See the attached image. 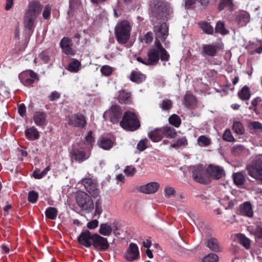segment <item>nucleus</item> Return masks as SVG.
I'll use <instances>...</instances> for the list:
<instances>
[{
	"mask_svg": "<svg viewBox=\"0 0 262 262\" xmlns=\"http://www.w3.org/2000/svg\"><path fill=\"white\" fill-rule=\"evenodd\" d=\"M43 8L40 2L32 0L29 2L24 16V27L27 34L31 36L35 28V21Z\"/></svg>",
	"mask_w": 262,
	"mask_h": 262,
	"instance_id": "obj_1",
	"label": "nucleus"
},
{
	"mask_svg": "<svg viewBox=\"0 0 262 262\" xmlns=\"http://www.w3.org/2000/svg\"><path fill=\"white\" fill-rule=\"evenodd\" d=\"M147 57L148 64L155 66L158 63L160 59L162 61H168L170 55L163 47L160 40L156 39L154 47L148 51Z\"/></svg>",
	"mask_w": 262,
	"mask_h": 262,
	"instance_id": "obj_2",
	"label": "nucleus"
},
{
	"mask_svg": "<svg viewBox=\"0 0 262 262\" xmlns=\"http://www.w3.org/2000/svg\"><path fill=\"white\" fill-rule=\"evenodd\" d=\"M151 12L157 19L167 18L172 12V9L165 0H152Z\"/></svg>",
	"mask_w": 262,
	"mask_h": 262,
	"instance_id": "obj_3",
	"label": "nucleus"
},
{
	"mask_svg": "<svg viewBox=\"0 0 262 262\" xmlns=\"http://www.w3.org/2000/svg\"><path fill=\"white\" fill-rule=\"evenodd\" d=\"M131 30L132 26L128 21L123 20L118 23L115 28V34L119 44L124 45L127 42Z\"/></svg>",
	"mask_w": 262,
	"mask_h": 262,
	"instance_id": "obj_4",
	"label": "nucleus"
},
{
	"mask_svg": "<svg viewBox=\"0 0 262 262\" xmlns=\"http://www.w3.org/2000/svg\"><path fill=\"white\" fill-rule=\"evenodd\" d=\"M120 125L127 131H135L140 127V121L135 113L125 112L120 121Z\"/></svg>",
	"mask_w": 262,
	"mask_h": 262,
	"instance_id": "obj_5",
	"label": "nucleus"
},
{
	"mask_svg": "<svg viewBox=\"0 0 262 262\" xmlns=\"http://www.w3.org/2000/svg\"><path fill=\"white\" fill-rule=\"evenodd\" d=\"M248 174L259 183H262V156L255 157L247 165Z\"/></svg>",
	"mask_w": 262,
	"mask_h": 262,
	"instance_id": "obj_6",
	"label": "nucleus"
},
{
	"mask_svg": "<svg viewBox=\"0 0 262 262\" xmlns=\"http://www.w3.org/2000/svg\"><path fill=\"white\" fill-rule=\"evenodd\" d=\"M189 171L192 173L193 180L199 183L207 184L210 182L207 171V168H204L203 165L191 166Z\"/></svg>",
	"mask_w": 262,
	"mask_h": 262,
	"instance_id": "obj_7",
	"label": "nucleus"
},
{
	"mask_svg": "<svg viewBox=\"0 0 262 262\" xmlns=\"http://www.w3.org/2000/svg\"><path fill=\"white\" fill-rule=\"evenodd\" d=\"M78 206L82 210L90 212L94 209V203L91 197L86 192L80 191L76 196Z\"/></svg>",
	"mask_w": 262,
	"mask_h": 262,
	"instance_id": "obj_8",
	"label": "nucleus"
},
{
	"mask_svg": "<svg viewBox=\"0 0 262 262\" xmlns=\"http://www.w3.org/2000/svg\"><path fill=\"white\" fill-rule=\"evenodd\" d=\"M82 183L92 197L97 198L99 195L100 190L96 180L92 178H85L82 179Z\"/></svg>",
	"mask_w": 262,
	"mask_h": 262,
	"instance_id": "obj_9",
	"label": "nucleus"
},
{
	"mask_svg": "<svg viewBox=\"0 0 262 262\" xmlns=\"http://www.w3.org/2000/svg\"><path fill=\"white\" fill-rule=\"evenodd\" d=\"M93 239L92 246L97 251H105L108 249L110 244L106 238L94 233V237Z\"/></svg>",
	"mask_w": 262,
	"mask_h": 262,
	"instance_id": "obj_10",
	"label": "nucleus"
},
{
	"mask_svg": "<svg viewBox=\"0 0 262 262\" xmlns=\"http://www.w3.org/2000/svg\"><path fill=\"white\" fill-rule=\"evenodd\" d=\"M20 82L26 86H32L35 80L38 79L37 74L32 70H27L19 74Z\"/></svg>",
	"mask_w": 262,
	"mask_h": 262,
	"instance_id": "obj_11",
	"label": "nucleus"
},
{
	"mask_svg": "<svg viewBox=\"0 0 262 262\" xmlns=\"http://www.w3.org/2000/svg\"><path fill=\"white\" fill-rule=\"evenodd\" d=\"M69 125L79 128H83L86 123L85 117L81 114L77 113L67 117Z\"/></svg>",
	"mask_w": 262,
	"mask_h": 262,
	"instance_id": "obj_12",
	"label": "nucleus"
},
{
	"mask_svg": "<svg viewBox=\"0 0 262 262\" xmlns=\"http://www.w3.org/2000/svg\"><path fill=\"white\" fill-rule=\"evenodd\" d=\"M154 31L156 36V39H160L164 42L168 35V26L165 22L159 23L154 27Z\"/></svg>",
	"mask_w": 262,
	"mask_h": 262,
	"instance_id": "obj_13",
	"label": "nucleus"
},
{
	"mask_svg": "<svg viewBox=\"0 0 262 262\" xmlns=\"http://www.w3.org/2000/svg\"><path fill=\"white\" fill-rule=\"evenodd\" d=\"M207 171L210 179L212 178L220 180L225 175L224 169L222 167L212 164L208 166Z\"/></svg>",
	"mask_w": 262,
	"mask_h": 262,
	"instance_id": "obj_14",
	"label": "nucleus"
},
{
	"mask_svg": "<svg viewBox=\"0 0 262 262\" xmlns=\"http://www.w3.org/2000/svg\"><path fill=\"white\" fill-rule=\"evenodd\" d=\"M125 258L129 261H133L140 257L139 248L136 244L132 243L124 253Z\"/></svg>",
	"mask_w": 262,
	"mask_h": 262,
	"instance_id": "obj_15",
	"label": "nucleus"
},
{
	"mask_svg": "<svg viewBox=\"0 0 262 262\" xmlns=\"http://www.w3.org/2000/svg\"><path fill=\"white\" fill-rule=\"evenodd\" d=\"M94 237V234H92L88 230L82 231L77 238L78 243L86 247L90 248L92 246L93 238Z\"/></svg>",
	"mask_w": 262,
	"mask_h": 262,
	"instance_id": "obj_16",
	"label": "nucleus"
},
{
	"mask_svg": "<svg viewBox=\"0 0 262 262\" xmlns=\"http://www.w3.org/2000/svg\"><path fill=\"white\" fill-rule=\"evenodd\" d=\"M110 121L113 124L118 123L122 117V111L121 107L117 104L113 105L110 110Z\"/></svg>",
	"mask_w": 262,
	"mask_h": 262,
	"instance_id": "obj_17",
	"label": "nucleus"
},
{
	"mask_svg": "<svg viewBox=\"0 0 262 262\" xmlns=\"http://www.w3.org/2000/svg\"><path fill=\"white\" fill-rule=\"evenodd\" d=\"M72 40L67 37H64L60 42V47L62 52L67 55H75V51L72 48Z\"/></svg>",
	"mask_w": 262,
	"mask_h": 262,
	"instance_id": "obj_18",
	"label": "nucleus"
},
{
	"mask_svg": "<svg viewBox=\"0 0 262 262\" xmlns=\"http://www.w3.org/2000/svg\"><path fill=\"white\" fill-rule=\"evenodd\" d=\"M250 15L246 11L238 12L235 15V20L239 27L245 26L250 21Z\"/></svg>",
	"mask_w": 262,
	"mask_h": 262,
	"instance_id": "obj_19",
	"label": "nucleus"
},
{
	"mask_svg": "<svg viewBox=\"0 0 262 262\" xmlns=\"http://www.w3.org/2000/svg\"><path fill=\"white\" fill-rule=\"evenodd\" d=\"M219 49V46L216 44L202 45V54L210 57L215 56Z\"/></svg>",
	"mask_w": 262,
	"mask_h": 262,
	"instance_id": "obj_20",
	"label": "nucleus"
},
{
	"mask_svg": "<svg viewBox=\"0 0 262 262\" xmlns=\"http://www.w3.org/2000/svg\"><path fill=\"white\" fill-rule=\"evenodd\" d=\"M70 156L72 159L75 160L79 163H81L88 158L86 152L81 150L77 148H73L70 152Z\"/></svg>",
	"mask_w": 262,
	"mask_h": 262,
	"instance_id": "obj_21",
	"label": "nucleus"
},
{
	"mask_svg": "<svg viewBox=\"0 0 262 262\" xmlns=\"http://www.w3.org/2000/svg\"><path fill=\"white\" fill-rule=\"evenodd\" d=\"M160 185L157 182H150L140 187L139 191L144 193L150 194L156 192L159 189Z\"/></svg>",
	"mask_w": 262,
	"mask_h": 262,
	"instance_id": "obj_22",
	"label": "nucleus"
},
{
	"mask_svg": "<svg viewBox=\"0 0 262 262\" xmlns=\"http://www.w3.org/2000/svg\"><path fill=\"white\" fill-rule=\"evenodd\" d=\"M225 9L230 12L234 10L233 0H220L217 6L218 11L221 12Z\"/></svg>",
	"mask_w": 262,
	"mask_h": 262,
	"instance_id": "obj_23",
	"label": "nucleus"
},
{
	"mask_svg": "<svg viewBox=\"0 0 262 262\" xmlns=\"http://www.w3.org/2000/svg\"><path fill=\"white\" fill-rule=\"evenodd\" d=\"M47 114L43 112H36L33 116V120L38 126H44L47 125Z\"/></svg>",
	"mask_w": 262,
	"mask_h": 262,
	"instance_id": "obj_24",
	"label": "nucleus"
},
{
	"mask_svg": "<svg viewBox=\"0 0 262 262\" xmlns=\"http://www.w3.org/2000/svg\"><path fill=\"white\" fill-rule=\"evenodd\" d=\"M205 245L210 250L213 252H219L222 250L218 240L214 237L208 238Z\"/></svg>",
	"mask_w": 262,
	"mask_h": 262,
	"instance_id": "obj_25",
	"label": "nucleus"
},
{
	"mask_svg": "<svg viewBox=\"0 0 262 262\" xmlns=\"http://www.w3.org/2000/svg\"><path fill=\"white\" fill-rule=\"evenodd\" d=\"M132 94L126 90H123L119 92L118 100L120 103L125 104H130L132 103Z\"/></svg>",
	"mask_w": 262,
	"mask_h": 262,
	"instance_id": "obj_26",
	"label": "nucleus"
},
{
	"mask_svg": "<svg viewBox=\"0 0 262 262\" xmlns=\"http://www.w3.org/2000/svg\"><path fill=\"white\" fill-rule=\"evenodd\" d=\"M240 213L243 215L252 217L253 215V211L252 205L249 202H245L239 206Z\"/></svg>",
	"mask_w": 262,
	"mask_h": 262,
	"instance_id": "obj_27",
	"label": "nucleus"
},
{
	"mask_svg": "<svg viewBox=\"0 0 262 262\" xmlns=\"http://www.w3.org/2000/svg\"><path fill=\"white\" fill-rule=\"evenodd\" d=\"M162 128H156L148 133L149 138L154 142H157L163 138Z\"/></svg>",
	"mask_w": 262,
	"mask_h": 262,
	"instance_id": "obj_28",
	"label": "nucleus"
},
{
	"mask_svg": "<svg viewBox=\"0 0 262 262\" xmlns=\"http://www.w3.org/2000/svg\"><path fill=\"white\" fill-rule=\"evenodd\" d=\"M25 136L29 140H35L40 137L39 132L34 126L26 129Z\"/></svg>",
	"mask_w": 262,
	"mask_h": 262,
	"instance_id": "obj_29",
	"label": "nucleus"
},
{
	"mask_svg": "<svg viewBox=\"0 0 262 262\" xmlns=\"http://www.w3.org/2000/svg\"><path fill=\"white\" fill-rule=\"evenodd\" d=\"M146 76L140 72L133 71L130 76V80L135 83H140L145 80Z\"/></svg>",
	"mask_w": 262,
	"mask_h": 262,
	"instance_id": "obj_30",
	"label": "nucleus"
},
{
	"mask_svg": "<svg viewBox=\"0 0 262 262\" xmlns=\"http://www.w3.org/2000/svg\"><path fill=\"white\" fill-rule=\"evenodd\" d=\"M251 93L249 88L245 85L238 92V96L242 100H248L251 97Z\"/></svg>",
	"mask_w": 262,
	"mask_h": 262,
	"instance_id": "obj_31",
	"label": "nucleus"
},
{
	"mask_svg": "<svg viewBox=\"0 0 262 262\" xmlns=\"http://www.w3.org/2000/svg\"><path fill=\"white\" fill-rule=\"evenodd\" d=\"M184 105L187 107H190L196 103L195 97L190 92H187L184 96Z\"/></svg>",
	"mask_w": 262,
	"mask_h": 262,
	"instance_id": "obj_32",
	"label": "nucleus"
},
{
	"mask_svg": "<svg viewBox=\"0 0 262 262\" xmlns=\"http://www.w3.org/2000/svg\"><path fill=\"white\" fill-rule=\"evenodd\" d=\"M232 177L234 183L237 186H242L245 183V176L241 172L234 173L232 175Z\"/></svg>",
	"mask_w": 262,
	"mask_h": 262,
	"instance_id": "obj_33",
	"label": "nucleus"
},
{
	"mask_svg": "<svg viewBox=\"0 0 262 262\" xmlns=\"http://www.w3.org/2000/svg\"><path fill=\"white\" fill-rule=\"evenodd\" d=\"M99 146L104 149H109L113 147V143L108 138H101L98 142Z\"/></svg>",
	"mask_w": 262,
	"mask_h": 262,
	"instance_id": "obj_34",
	"label": "nucleus"
},
{
	"mask_svg": "<svg viewBox=\"0 0 262 262\" xmlns=\"http://www.w3.org/2000/svg\"><path fill=\"white\" fill-rule=\"evenodd\" d=\"M200 28L207 34L212 35L213 33V28L210 24L205 21H202L198 23Z\"/></svg>",
	"mask_w": 262,
	"mask_h": 262,
	"instance_id": "obj_35",
	"label": "nucleus"
},
{
	"mask_svg": "<svg viewBox=\"0 0 262 262\" xmlns=\"http://www.w3.org/2000/svg\"><path fill=\"white\" fill-rule=\"evenodd\" d=\"M162 128L163 136L164 135L166 138L172 139L176 137L177 133L174 128L170 126H166Z\"/></svg>",
	"mask_w": 262,
	"mask_h": 262,
	"instance_id": "obj_36",
	"label": "nucleus"
},
{
	"mask_svg": "<svg viewBox=\"0 0 262 262\" xmlns=\"http://www.w3.org/2000/svg\"><path fill=\"white\" fill-rule=\"evenodd\" d=\"M215 31L216 33H220L223 35H227L229 33V31L225 28V23L221 20L216 23Z\"/></svg>",
	"mask_w": 262,
	"mask_h": 262,
	"instance_id": "obj_37",
	"label": "nucleus"
},
{
	"mask_svg": "<svg viewBox=\"0 0 262 262\" xmlns=\"http://www.w3.org/2000/svg\"><path fill=\"white\" fill-rule=\"evenodd\" d=\"M58 211L55 207H49L45 211L46 217L50 220H54L57 216Z\"/></svg>",
	"mask_w": 262,
	"mask_h": 262,
	"instance_id": "obj_38",
	"label": "nucleus"
},
{
	"mask_svg": "<svg viewBox=\"0 0 262 262\" xmlns=\"http://www.w3.org/2000/svg\"><path fill=\"white\" fill-rule=\"evenodd\" d=\"M251 233L255 236L256 239H262V225L261 224H256L255 228L251 230Z\"/></svg>",
	"mask_w": 262,
	"mask_h": 262,
	"instance_id": "obj_39",
	"label": "nucleus"
},
{
	"mask_svg": "<svg viewBox=\"0 0 262 262\" xmlns=\"http://www.w3.org/2000/svg\"><path fill=\"white\" fill-rule=\"evenodd\" d=\"M80 66L81 63L77 59H73V60L69 63L68 70L71 72L77 73L79 71Z\"/></svg>",
	"mask_w": 262,
	"mask_h": 262,
	"instance_id": "obj_40",
	"label": "nucleus"
},
{
	"mask_svg": "<svg viewBox=\"0 0 262 262\" xmlns=\"http://www.w3.org/2000/svg\"><path fill=\"white\" fill-rule=\"evenodd\" d=\"M112 232V227L108 224H101L100 226L99 233L104 236H109Z\"/></svg>",
	"mask_w": 262,
	"mask_h": 262,
	"instance_id": "obj_41",
	"label": "nucleus"
},
{
	"mask_svg": "<svg viewBox=\"0 0 262 262\" xmlns=\"http://www.w3.org/2000/svg\"><path fill=\"white\" fill-rule=\"evenodd\" d=\"M233 130L237 135L244 134L245 129L243 124L239 121L234 122L232 126Z\"/></svg>",
	"mask_w": 262,
	"mask_h": 262,
	"instance_id": "obj_42",
	"label": "nucleus"
},
{
	"mask_svg": "<svg viewBox=\"0 0 262 262\" xmlns=\"http://www.w3.org/2000/svg\"><path fill=\"white\" fill-rule=\"evenodd\" d=\"M188 145V141L185 137H183L180 139L177 140L171 144L170 147L178 149L182 146H186Z\"/></svg>",
	"mask_w": 262,
	"mask_h": 262,
	"instance_id": "obj_43",
	"label": "nucleus"
},
{
	"mask_svg": "<svg viewBox=\"0 0 262 262\" xmlns=\"http://www.w3.org/2000/svg\"><path fill=\"white\" fill-rule=\"evenodd\" d=\"M169 122L170 124L176 127H179L181 124V119L179 116L176 114H173L170 116L168 119Z\"/></svg>",
	"mask_w": 262,
	"mask_h": 262,
	"instance_id": "obj_44",
	"label": "nucleus"
},
{
	"mask_svg": "<svg viewBox=\"0 0 262 262\" xmlns=\"http://www.w3.org/2000/svg\"><path fill=\"white\" fill-rule=\"evenodd\" d=\"M197 141L199 145L201 146H207L211 143L210 138L205 135H202L199 137L197 139Z\"/></svg>",
	"mask_w": 262,
	"mask_h": 262,
	"instance_id": "obj_45",
	"label": "nucleus"
},
{
	"mask_svg": "<svg viewBox=\"0 0 262 262\" xmlns=\"http://www.w3.org/2000/svg\"><path fill=\"white\" fill-rule=\"evenodd\" d=\"M140 42L146 44L150 43L153 40V35L151 32H148L143 37L140 38Z\"/></svg>",
	"mask_w": 262,
	"mask_h": 262,
	"instance_id": "obj_46",
	"label": "nucleus"
},
{
	"mask_svg": "<svg viewBox=\"0 0 262 262\" xmlns=\"http://www.w3.org/2000/svg\"><path fill=\"white\" fill-rule=\"evenodd\" d=\"M219 260L218 256L214 253H209L205 256L202 259L203 262H217Z\"/></svg>",
	"mask_w": 262,
	"mask_h": 262,
	"instance_id": "obj_47",
	"label": "nucleus"
},
{
	"mask_svg": "<svg viewBox=\"0 0 262 262\" xmlns=\"http://www.w3.org/2000/svg\"><path fill=\"white\" fill-rule=\"evenodd\" d=\"M239 243L246 249H248L250 247V241L243 235L241 234L239 238Z\"/></svg>",
	"mask_w": 262,
	"mask_h": 262,
	"instance_id": "obj_48",
	"label": "nucleus"
},
{
	"mask_svg": "<svg viewBox=\"0 0 262 262\" xmlns=\"http://www.w3.org/2000/svg\"><path fill=\"white\" fill-rule=\"evenodd\" d=\"M38 198V194L34 190L30 191L28 193V200L29 202L35 203L36 202Z\"/></svg>",
	"mask_w": 262,
	"mask_h": 262,
	"instance_id": "obj_49",
	"label": "nucleus"
},
{
	"mask_svg": "<svg viewBox=\"0 0 262 262\" xmlns=\"http://www.w3.org/2000/svg\"><path fill=\"white\" fill-rule=\"evenodd\" d=\"M94 142L95 139L93 137V132L92 130H90L88 132L87 136L85 137V143L92 146Z\"/></svg>",
	"mask_w": 262,
	"mask_h": 262,
	"instance_id": "obj_50",
	"label": "nucleus"
},
{
	"mask_svg": "<svg viewBox=\"0 0 262 262\" xmlns=\"http://www.w3.org/2000/svg\"><path fill=\"white\" fill-rule=\"evenodd\" d=\"M223 139L224 140L228 142H233L235 141L234 137H233L231 131L229 129H227L223 136Z\"/></svg>",
	"mask_w": 262,
	"mask_h": 262,
	"instance_id": "obj_51",
	"label": "nucleus"
},
{
	"mask_svg": "<svg viewBox=\"0 0 262 262\" xmlns=\"http://www.w3.org/2000/svg\"><path fill=\"white\" fill-rule=\"evenodd\" d=\"M147 138L141 140L137 144V149L141 151L144 150L147 148Z\"/></svg>",
	"mask_w": 262,
	"mask_h": 262,
	"instance_id": "obj_52",
	"label": "nucleus"
},
{
	"mask_svg": "<svg viewBox=\"0 0 262 262\" xmlns=\"http://www.w3.org/2000/svg\"><path fill=\"white\" fill-rule=\"evenodd\" d=\"M100 71L102 74L105 76H109L112 74L113 72L112 68L107 65L102 67Z\"/></svg>",
	"mask_w": 262,
	"mask_h": 262,
	"instance_id": "obj_53",
	"label": "nucleus"
},
{
	"mask_svg": "<svg viewBox=\"0 0 262 262\" xmlns=\"http://www.w3.org/2000/svg\"><path fill=\"white\" fill-rule=\"evenodd\" d=\"M164 192H165V196L167 198H169L171 197V195H174L176 191L174 189V188L170 186H166L164 188Z\"/></svg>",
	"mask_w": 262,
	"mask_h": 262,
	"instance_id": "obj_54",
	"label": "nucleus"
},
{
	"mask_svg": "<svg viewBox=\"0 0 262 262\" xmlns=\"http://www.w3.org/2000/svg\"><path fill=\"white\" fill-rule=\"evenodd\" d=\"M102 212V209L101 207V202L98 200L95 202V215L97 216L98 217H99Z\"/></svg>",
	"mask_w": 262,
	"mask_h": 262,
	"instance_id": "obj_55",
	"label": "nucleus"
},
{
	"mask_svg": "<svg viewBox=\"0 0 262 262\" xmlns=\"http://www.w3.org/2000/svg\"><path fill=\"white\" fill-rule=\"evenodd\" d=\"M250 129L254 130L260 129L262 130V124L257 121L251 122L249 124Z\"/></svg>",
	"mask_w": 262,
	"mask_h": 262,
	"instance_id": "obj_56",
	"label": "nucleus"
},
{
	"mask_svg": "<svg viewBox=\"0 0 262 262\" xmlns=\"http://www.w3.org/2000/svg\"><path fill=\"white\" fill-rule=\"evenodd\" d=\"M51 6L49 5L46 6L42 13V16L44 19H48L50 18L51 15Z\"/></svg>",
	"mask_w": 262,
	"mask_h": 262,
	"instance_id": "obj_57",
	"label": "nucleus"
},
{
	"mask_svg": "<svg viewBox=\"0 0 262 262\" xmlns=\"http://www.w3.org/2000/svg\"><path fill=\"white\" fill-rule=\"evenodd\" d=\"M124 173L128 176H133L136 172V169L132 166H127L125 167Z\"/></svg>",
	"mask_w": 262,
	"mask_h": 262,
	"instance_id": "obj_58",
	"label": "nucleus"
},
{
	"mask_svg": "<svg viewBox=\"0 0 262 262\" xmlns=\"http://www.w3.org/2000/svg\"><path fill=\"white\" fill-rule=\"evenodd\" d=\"M39 56L45 63H48L50 60L49 53L47 51L41 52Z\"/></svg>",
	"mask_w": 262,
	"mask_h": 262,
	"instance_id": "obj_59",
	"label": "nucleus"
},
{
	"mask_svg": "<svg viewBox=\"0 0 262 262\" xmlns=\"http://www.w3.org/2000/svg\"><path fill=\"white\" fill-rule=\"evenodd\" d=\"M172 102L171 100L166 99L164 100L162 104V108L164 110H168L171 107Z\"/></svg>",
	"mask_w": 262,
	"mask_h": 262,
	"instance_id": "obj_60",
	"label": "nucleus"
},
{
	"mask_svg": "<svg viewBox=\"0 0 262 262\" xmlns=\"http://www.w3.org/2000/svg\"><path fill=\"white\" fill-rule=\"evenodd\" d=\"M18 112L21 117H24L26 115V107L24 103H21L18 105Z\"/></svg>",
	"mask_w": 262,
	"mask_h": 262,
	"instance_id": "obj_61",
	"label": "nucleus"
},
{
	"mask_svg": "<svg viewBox=\"0 0 262 262\" xmlns=\"http://www.w3.org/2000/svg\"><path fill=\"white\" fill-rule=\"evenodd\" d=\"M98 226V221L97 220H94L89 222L87 224V227L90 229L96 228Z\"/></svg>",
	"mask_w": 262,
	"mask_h": 262,
	"instance_id": "obj_62",
	"label": "nucleus"
},
{
	"mask_svg": "<svg viewBox=\"0 0 262 262\" xmlns=\"http://www.w3.org/2000/svg\"><path fill=\"white\" fill-rule=\"evenodd\" d=\"M60 97V95L57 92L54 91L51 93L49 98L50 101H53L59 99Z\"/></svg>",
	"mask_w": 262,
	"mask_h": 262,
	"instance_id": "obj_63",
	"label": "nucleus"
},
{
	"mask_svg": "<svg viewBox=\"0 0 262 262\" xmlns=\"http://www.w3.org/2000/svg\"><path fill=\"white\" fill-rule=\"evenodd\" d=\"M185 2V7L186 9H190L196 2V0H184Z\"/></svg>",
	"mask_w": 262,
	"mask_h": 262,
	"instance_id": "obj_64",
	"label": "nucleus"
}]
</instances>
